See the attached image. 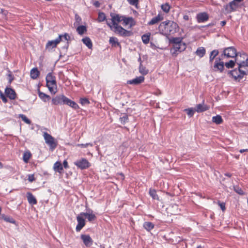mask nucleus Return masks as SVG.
I'll return each instance as SVG.
<instances>
[{
  "mask_svg": "<svg viewBox=\"0 0 248 248\" xmlns=\"http://www.w3.org/2000/svg\"><path fill=\"white\" fill-rule=\"evenodd\" d=\"M236 63L238 65V69H235L229 71L230 74L236 81H240L245 76L248 75V57H247L246 60L236 59Z\"/></svg>",
  "mask_w": 248,
  "mask_h": 248,
  "instance_id": "1",
  "label": "nucleus"
},
{
  "mask_svg": "<svg viewBox=\"0 0 248 248\" xmlns=\"http://www.w3.org/2000/svg\"><path fill=\"white\" fill-rule=\"evenodd\" d=\"M179 30L178 24L171 20H166L161 22L158 26V31L160 34L168 36L173 34Z\"/></svg>",
  "mask_w": 248,
  "mask_h": 248,
  "instance_id": "2",
  "label": "nucleus"
},
{
  "mask_svg": "<svg viewBox=\"0 0 248 248\" xmlns=\"http://www.w3.org/2000/svg\"><path fill=\"white\" fill-rule=\"evenodd\" d=\"M69 39L70 36L67 33H65L64 35H60L56 39L47 42L46 45V50L48 52H52L53 49L55 48L61 42H64L67 43Z\"/></svg>",
  "mask_w": 248,
  "mask_h": 248,
  "instance_id": "3",
  "label": "nucleus"
},
{
  "mask_svg": "<svg viewBox=\"0 0 248 248\" xmlns=\"http://www.w3.org/2000/svg\"><path fill=\"white\" fill-rule=\"evenodd\" d=\"M221 56L228 58H235L236 57H239V58H243L245 60H246L247 57H248L245 53H237L236 49L234 46L224 48Z\"/></svg>",
  "mask_w": 248,
  "mask_h": 248,
  "instance_id": "4",
  "label": "nucleus"
},
{
  "mask_svg": "<svg viewBox=\"0 0 248 248\" xmlns=\"http://www.w3.org/2000/svg\"><path fill=\"white\" fill-rule=\"evenodd\" d=\"M52 102L53 104L56 105L65 104L75 109L78 107L76 102L69 99L63 94L56 96L52 99Z\"/></svg>",
  "mask_w": 248,
  "mask_h": 248,
  "instance_id": "5",
  "label": "nucleus"
},
{
  "mask_svg": "<svg viewBox=\"0 0 248 248\" xmlns=\"http://www.w3.org/2000/svg\"><path fill=\"white\" fill-rule=\"evenodd\" d=\"M46 86L51 93L55 94L57 92L56 78L52 73H49L46 78Z\"/></svg>",
  "mask_w": 248,
  "mask_h": 248,
  "instance_id": "6",
  "label": "nucleus"
},
{
  "mask_svg": "<svg viewBox=\"0 0 248 248\" xmlns=\"http://www.w3.org/2000/svg\"><path fill=\"white\" fill-rule=\"evenodd\" d=\"M107 25L114 32L119 34L122 36H128L130 34V31H128L118 24H115L114 26H112L110 22L107 21Z\"/></svg>",
  "mask_w": 248,
  "mask_h": 248,
  "instance_id": "7",
  "label": "nucleus"
},
{
  "mask_svg": "<svg viewBox=\"0 0 248 248\" xmlns=\"http://www.w3.org/2000/svg\"><path fill=\"white\" fill-rule=\"evenodd\" d=\"M43 137L46 143L49 146L50 150L53 151L57 145L56 140L51 135L46 132L43 133Z\"/></svg>",
  "mask_w": 248,
  "mask_h": 248,
  "instance_id": "8",
  "label": "nucleus"
},
{
  "mask_svg": "<svg viewBox=\"0 0 248 248\" xmlns=\"http://www.w3.org/2000/svg\"><path fill=\"white\" fill-rule=\"evenodd\" d=\"M224 63L223 62L221 61L220 58H217L216 59L214 65V69L215 71H219L220 72H222L224 70Z\"/></svg>",
  "mask_w": 248,
  "mask_h": 248,
  "instance_id": "9",
  "label": "nucleus"
},
{
  "mask_svg": "<svg viewBox=\"0 0 248 248\" xmlns=\"http://www.w3.org/2000/svg\"><path fill=\"white\" fill-rule=\"evenodd\" d=\"M238 7V3L233 0L228 4H227L225 7V9L228 13H231L236 11Z\"/></svg>",
  "mask_w": 248,
  "mask_h": 248,
  "instance_id": "10",
  "label": "nucleus"
},
{
  "mask_svg": "<svg viewBox=\"0 0 248 248\" xmlns=\"http://www.w3.org/2000/svg\"><path fill=\"white\" fill-rule=\"evenodd\" d=\"M110 16L111 17V25L114 26L115 24H118V23L122 21L123 16H120L118 14L114 13H111Z\"/></svg>",
  "mask_w": 248,
  "mask_h": 248,
  "instance_id": "11",
  "label": "nucleus"
},
{
  "mask_svg": "<svg viewBox=\"0 0 248 248\" xmlns=\"http://www.w3.org/2000/svg\"><path fill=\"white\" fill-rule=\"evenodd\" d=\"M91 166V163L86 158H82L78 160V168L84 170L89 168Z\"/></svg>",
  "mask_w": 248,
  "mask_h": 248,
  "instance_id": "12",
  "label": "nucleus"
},
{
  "mask_svg": "<svg viewBox=\"0 0 248 248\" xmlns=\"http://www.w3.org/2000/svg\"><path fill=\"white\" fill-rule=\"evenodd\" d=\"M186 46L184 43H181L179 44L173 45V54L177 55V52H181L186 49Z\"/></svg>",
  "mask_w": 248,
  "mask_h": 248,
  "instance_id": "13",
  "label": "nucleus"
},
{
  "mask_svg": "<svg viewBox=\"0 0 248 248\" xmlns=\"http://www.w3.org/2000/svg\"><path fill=\"white\" fill-rule=\"evenodd\" d=\"M84 244L87 247H90L93 244V240L89 235L81 234L80 236Z\"/></svg>",
  "mask_w": 248,
  "mask_h": 248,
  "instance_id": "14",
  "label": "nucleus"
},
{
  "mask_svg": "<svg viewBox=\"0 0 248 248\" xmlns=\"http://www.w3.org/2000/svg\"><path fill=\"white\" fill-rule=\"evenodd\" d=\"M196 18L198 23H202L207 21L209 18V16L205 12L200 13L197 15Z\"/></svg>",
  "mask_w": 248,
  "mask_h": 248,
  "instance_id": "15",
  "label": "nucleus"
},
{
  "mask_svg": "<svg viewBox=\"0 0 248 248\" xmlns=\"http://www.w3.org/2000/svg\"><path fill=\"white\" fill-rule=\"evenodd\" d=\"M144 78L143 76H140L136 78L127 81V83L129 84L138 85L144 81Z\"/></svg>",
  "mask_w": 248,
  "mask_h": 248,
  "instance_id": "16",
  "label": "nucleus"
},
{
  "mask_svg": "<svg viewBox=\"0 0 248 248\" xmlns=\"http://www.w3.org/2000/svg\"><path fill=\"white\" fill-rule=\"evenodd\" d=\"M209 108V106L203 103L202 104H198L195 108V110L197 112H202L207 110Z\"/></svg>",
  "mask_w": 248,
  "mask_h": 248,
  "instance_id": "17",
  "label": "nucleus"
},
{
  "mask_svg": "<svg viewBox=\"0 0 248 248\" xmlns=\"http://www.w3.org/2000/svg\"><path fill=\"white\" fill-rule=\"evenodd\" d=\"M163 19V16L160 14H158L155 17H153L148 23V25H153L157 24L159 21Z\"/></svg>",
  "mask_w": 248,
  "mask_h": 248,
  "instance_id": "18",
  "label": "nucleus"
},
{
  "mask_svg": "<svg viewBox=\"0 0 248 248\" xmlns=\"http://www.w3.org/2000/svg\"><path fill=\"white\" fill-rule=\"evenodd\" d=\"M123 25L124 26L129 25V28H131L133 25V18L131 17H126L123 16L122 18Z\"/></svg>",
  "mask_w": 248,
  "mask_h": 248,
  "instance_id": "19",
  "label": "nucleus"
},
{
  "mask_svg": "<svg viewBox=\"0 0 248 248\" xmlns=\"http://www.w3.org/2000/svg\"><path fill=\"white\" fill-rule=\"evenodd\" d=\"M6 95L10 99H15L16 97V93L15 91L11 88H6L5 90Z\"/></svg>",
  "mask_w": 248,
  "mask_h": 248,
  "instance_id": "20",
  "label": "nucleus"
},
{
  "mask_svg": "<svg viewBox=\"0 0 248 248\" xmlns=\"http://www.w3.org/2000/svg\"><path fill=\"white\" fill-rule=\"evenodd\" d=\"M53 170L56 172H58L60 173H62L63 170V167L61 163L59 161L55 162L53 166Z\"/></svg>",
  "mask_w": 248,
  "mask_h": 248,
  "instance_id": "21",
  "label": "nucleus"
},
{
  "mask_svg": "<svg viewBox=\"0 0 248 248\" xmlns=\"http://www.w3.org/2000/svg\"><path fill=\"white\" fill-rule=\"evenodd\" d=\"M27 198L29 203L32 205H34L37 203V201L34 196L30 192L27 194Z\"/></svg>",
  "mask_w": 248,
  "mask_h": 248,
  "instance_id": "22",
  "label": "nucleus"
},
{
  "mask_svg": "<svg viewBox=\"0 0 248 248\" xmlns=\"http://www.w3.org/2000/svg\"><path fill=\"white\" fill-rule=\"evenodd\" d=\"M82 42L88 48L92 49L93 47V43L91 39L89 37H85L82 39Z\"/></svg>",
  "mask_w": 248,
  "mask_h": 248,
  "instance_id": "23",
  "label": "nucleus"
},
{
  "mask_svg": "<svg viewBox=\"0 0 248 248\" xmlns=\"http://www.w3.org/2000/svg\"><path fill=\"white\" fill-rule=\"evenodd\" d=\"M206 53V50L203 47H199L197 48L195 52L196 55L199 56L200 58L203 57Z\"/></svg>",
  "mask_w": 248,
  "mask_h": 248,
  "instance_id": "24",
  "label": "nucleus"
},
{
  "mask_svg": "<svg viewBox=\"0 0 248 248\" xmlns=\"http://www.w3.org/2000/svg\"><path fill=\"white\" fill-rule=\"evenodd\" d=\"M219 51L217 49H214L210 52L209 56V62L212 63L216 57L218 55Z\"/></svg>",
  "mask_w": 248,
  "mask_h": 248,
  "instance_id": "25",
  "label": "nucleus"
},
{
  "mask_svg": "<svg viewBox=\"0 0 248 248\" xmlns=\"http://www.w3.org/2000/svg\"><path fill=\"white\" fill-rule=\"evenodd\" d=\"M40 74L39 71L37 68H33L31 70L30 75L32 79H36L39 76Z\"/></svg>",
  "mask_w": 248,
  "mask_h": 248,
  "instance_id": "26",
  "label": "nucleus"
},
{
  "mask_svg": "<svg viewBox=\"0 0 248 248\" xmlns=\"http://www.w3.org/2000/svg\"><path fill=\"white\" fill-rule=\"evenodd\" d=\"M238 58V59H241L239 58V57H236L234 60H230L229 62H225L224 63V65L227 68H233L235 63H236V59Z\"/></svg>",
  "mask_w": 248,
  "mask_h": 248,
  "instance_id": "27",
  "label": "nucleus"
},
{
  "mask_svg": "<svg viewBox=\"0 0 248 248\" xmlns=\"http://www.w3.org/2000/svg\"><path fill=\"white\" fill-rule=\"evenodd\" d=\"M38 95L40 99L44 102H46L50 99V97L49 95L40 91L38 93Z\"/></svg>",
  "mask_w": 248,
  "mask_h": 248,
  "instance_id": "28",
  "label": "nucleus"
},
{
  "mask_svg": "<svg viewBox=\"0 0 248 248\" xmlns=\"http://www.w3.org/2000/svg\"><path fill=\"white\" fill-rule=\"evenodd\" d=\"M0 218L3 219L6 222H10L11 223L15 224V220L12 217L9 216H6L4 214H2L0 216Z\"/></svg>",
  "mask_w": 248,
  "mask_h": 248,
  "instance_id": "29",
  "label": "nucleus"
},
{
  "mask_svg": "<svg viewBox=\"0 0 248 248\" xmlns=\"http://www.w3.org/2000/svg\"><path fill=\"white\" fill-rule=\"evenodd\" d=\"M143 227L147 231H150L154 228V224L151 222H145L143 224Z\"/></svg>",
  "mask_w": 248,
  "mask_h": 248,
  "instance_id": "30",
  "label": "nucleus"
},
{
  "mask_svg": "<svg viewBox=\"0 0 248 248\" xmlns=\"http://www.w3.org/2000/svg\"><path fill=\"white\" fill-rule=\"evenodd\" d=\"M212 121L217 124H220L222 123L223 120L222 117L219 115H217L213 117Z\"/></svg>",
  "mask_w": 248,
  "mask_h": 248,
  "instance_id": "31",
  "label": "nucleus"
},
{
  "mask_svg": "<svg viewBox=\"0 0 248 248\" xmlns=\"http://www.w3.org/2000/svg\"><path fill=\"white\" fill-rule=\"evenodd\" d=\"M139 72L143 75H146L148 73L149 70L146 68L145 67L143 66L140 63L139 66Z\"/></svg>",
  "mask_w": 248,
  "mask_h": 248,
  "instance_id": "32",
  "label": "nucleus"
},
{
  "mask_svg": "<svg viewBox=\"0 0 248 248\" xmlns=\"http://www.w3.org/2000/svg\"><path fill=\"white\" fill-rule=\"evenodd\" d=\"M31 156V154L30 152L27 151L24 152L23 156V159L25 163H28L30 157Z\"/></svg>",
  "mask_w": 248,
  "mask_h": 248,
  "instance_id": "33",
  "label": "nucleus"
},
{
  "mask_svg": "<svg viewBox=\"0 0 248 248\" xmlns=\"http://www.w3.org/2000/svg\"><path fill=\"white\" fill-rule=\"evenodd\" d=\"M85 225V219L78 216V231H79Z\"/></svg>",
  "mask_w": 248,
  "mask_h": 248,
  "instance_id": "34",
  "label": "nucleus"
},
{
  "mask_svg": "<svg viewBox=\"0 0 248 248\" xmlns=\"http://www.w3.org/2000/svg\"><path fill=\"white\" fill-rule=\"evenodd\" d=\"M149 194L154 200H158L159 198L156 194V191L155 189H150Z\"/></svg>",
  "mask_w": 248,
  "mask_h": 248,
  "instance_id": "35",
  "label": "nucleus"
},
{
  "mask_svg": "<svg viewBox=\"0 0 248 248\" xmlns=\"http://www.w3.org/2000/svg\"><path fill=\"white\" fill-rule=\"evenodd\" d=\"M109 41V43L111 44L112 46H116L119 45V43L118 42V39L115 37H110Z\"/></svg>",
  "mask_w": 248,
  "mask_h": 248,
  "instance_id": "36",
  "label": "nucleus"
},
{
  "mask_svg": "<svg viewBox=\"0 0 248 248\" xmlns=\"http://www.w3.org/2000/svg\"><path fill=\"white\" fill-rule=\"evenodd\" d=\"M150 34H145L141 36V39L143 43L145 44H147L150 40Z\"/></svg>",
  "mask_w": 248,
  "mask_h": 248,
  "instance_id": "37",
  "label": "nucleus"
},
{
  "mask_svg": "<svg viewBox=\"0 0 248 248\" xmlns=\"http://www.w3.org/2000/svg\"><path fill=\"white\" fill-rule=\"evenodd\" d=\"M186 112L187 114L189 117H191L193 116L194 112L196 111L195 108H186L184 110Z\"/></svg>",
  "mask_w": 248,
  "mask_h": 248,
  "instance_id": "38",
  "label": "nucleus"
},
{
  "mask_svg": "<svg viewBox=\"0 0 248 248\" xmlns=\"http://www.w3.org/2000/svg\"><path fill=\"white\" fill-rule=\"evenodd\" d=\"M87 28L86 26L83 25L78 26V34L82 35L84 33L86 32Z\"/></svg>",
  "mask_w": 248,
  "mask_h": 248,
  "instance_id": "39",
  "label": "nucleus"
},
{
  "mask_svg": "<svg viewBox=\"0 0 248 248\" xmlns=\"http://www.w3.org/2000/svg\"><path fill=\"white\" fill-rule=\"evenodd\" d=\"M171 42L173 44V45L179 44H180L181 43H183V42H182V38H181V37L173 38L171 40Z\"/></svg>",
  "mask_w": 248,
  "mask_h": 248,
  "instance_id": "40",
  "label": "nucleus"
},
{
  "mask_svg": "<svg viewBox=\"0 0 248 248\" xmlns=\"http://www.w3.org/2000/svg\"><path fill=\"white\" fill-rule=\"evenodd\" d=\"M83 214L90 221L94 220L95 218V215L93 214L83 213Z\"/></svg>",
  "mask_w": 248,
  "mask_h": 248,
  "instance_id": "41",
  "label": "nucleus"
},
{
  "mask_svg": "<svg viewBox=\"0 0 248 248\" xmlns=\"http://www.w3.org/2000/svg\"><path fill=\"white\" fill-rule=\"evenodd\" d=\"M162 10L165 13H168L170 10V6L168 3L161 5Z\"/></svg>",
  "mask_w": 248,
  "mask_h": 248,
  "instance_id": "42",
  "label": "nucleus"
},
{
  "mask_svg": "<svg viewBox=\"0 0 248 248\" xmlns=\"http://www.w3.org/2000/svg\"><path fill=\"white\" fill-rule=\"evenodd\" d=\"M106 19L105 14L103 12H100L98 14V21L99 22L104 21Z\"/></svg>",
  "mask_w": 248,
  "mask_h": 248,
  "instance_id": "43",
  "label": "nucleus"
},
{
  "mask_svg": "<svg viewBox=\"0 0 248 248\" xmlns=\"http://www.w3.org/2000/svg\"><path fill=\"white\" fill-rule=\"evenodd\" d=\"M19 117L21 118V119L26 124H31V121L24 115L23 114H20Z\"/></svg>",
  "mask_w": 248,
  "mask_h": 248,
  "instance_id": "44",
  "label": "nucleus"
},
{
  "mask_svg": "<svg viewBox=\"0 0 248 248\" xmlns=\"http://www.w3.org/2000/svg\"><path fill=\"white\" fill-rule=\"evenodd\" d=\"M120 120L121 123L123 124H124L128 122V116L126 114H124L123 117H120Z\"/></svg>",
  "mask_w": 248,
  "mask_h": 248,
  "instance_id": "45",
  "label": "nucleus"
},
{
  "mask_svg": "<svg viewBox=\"0 0 248 248\" xmlns=\"http://www.w3.org/2000/svg\"><path fill=\"white\" fill-rule=\"evenodd\" d=\"M80 103L82 106H85L89 104L90 103L88 99L86 98H81L80 100Z\"/></svg>",
  "mask_w": 248,
  "mask_h": 248,
  "instance_id": "46",
  "label": "nucleus"
},
{
  "mask_svg": "<svg viewBox=\"0 0 248 248\" xmlns=\"http://www.w3.org/2000/svg\"><path fill=\"white\" fill-rule=\"evenodd\" d=\"M92 147L93 146V144L91 143H87L86 144H78V147H80L81 148H87L88 146Z\"/></svg>",
  "mask_w": 248,
  "mask_h": 248,
  "instance_id": "47",
  "label": "nucleus"
},
{
  "mask_svg": "<svg viewBox=\"0 0 248 248\" xmlns=\"http://www.w3.org/2000/svg\"><path fill=\"white\" fill-rule=\"evenodd\" d=\"M218 204L220 206V208L222 210V211H224L226 209L225 204L224 202H218Z\"/></svg>",
  "mask_w": 248,
  "mask_h": 248,
  "instance_id": "48",
  "label": "nucleus"
},
{
  "mask_svg": "<svg viewBox=\"0 0 248 248\" xmlns=\"http://www.w3.org/2000/svg\"><path fill=\"white\" fill-rule=\"evenodd\" d=\"M128 2L132 5L136 6L138 3L139 0H127Z\"/></svg>",
  "mask_w": 248,
  "mask_h": 248,
  "instance_id": "49",
  "label": "nucleus"
},
{
  "mask_svg": "<svg viewBox=\"0 0 248 248\" xmlns=\"http://www.w3.org/2000/svg\"><path fill=\"white\" fill-rule=\"evenodd\" d=\"M235 191L240 195H243L244 194V192L239 187H237L235 189Z\"/></svg>",
  "mask_w": 248,
  "mask_h": 248,
  "instance_id": "50",
  "label": "nucleus"
},
{
  "mask_svg": "<svg viewBox=\"0 0 248 248\" xmlns=\"http://www.w3.org/2000/svg\"><path fill=\"white\" fill-rule=\"evenodd\" d=\"M0 98L1 99V100H2V101L4 103H6L7 102V99L6 97L2 93H0Z\"/></svg>",
  "mask_w": 248,
  "mask_h": 248,
  "instance_id": "51",
  "label": "nucleus"
},
{
  "mask_svg": "<svg viewBox=\"0 0 248 248\" xmlns=\"http://www.w3.org/2000/svg\"><path fill=\"white\" fill-rule=\"evenodd\" d=\"M0 13H1L2 15H3L5 17H7L8 15V12L4 10L0 9Z\"/></svg>",
  "mask_w": 248,
  "mask_h": 248,
  "instance_id": "52",
  "label": "nucleus"
},
{
  "mask_svg": "<svg viewBox=\"0 0 248 248\" xmlns=\"http://www.w3.org/2000/svg\"><path fill=\"white\" fill-rule=\"evenodd\" d=\"M8 77L9 82L10 83H11L12 82V81L13 80L14 78L11 73L8 74Z\"/></svg>",
  "mask_w": 248,
  "mask_h": 248,
  "instance_id": "53",
  "label": "nucleus"
},
{
  "mask_svg": "<svg viewBox=\"0 0 248 248\" xmlns=\"http://www.w3.org/2000/svg\"><path fill=\"white\" fill-rule=\"evenodd\" d=\"M35 180L34 177L33 175H29L28 176V180L29 181L32 182Z\"/></svg>",
  "mask_w": 248,
  "mask_h": 248,
  "instance_id": "54",
  "label": "nucleus"
},
{
  "mask_svg": "<svg viewBox=\"0 0 248 248\" xmlns=\"http://www.w3.org/2000/svg\"><path fill=\"white\" fill-rule=\"evenodd\" d=\"M63 165L64 168L66 169L68 167V163L66 160H64L63 162Z\"/></svg>",
  "mask_w": 248,
  "mask_h": 248,
  "instance_id": "55",
  "label": "nucleus"
},
{
  "mask_svg": "<svg viewBox=\"0 0 248 248\" xmlns=\"http://www.w3.org/2000/svg\"><path fill=\"white\" fill-rule=\"evenodd\" d=\"M183 18L185 20H188L189 19V16L187 15H184L183 16Z\"/></svg>",
  "mask_w": 248,
  "mask_h": 248,
  "instance_id": "56",
  "label": "nucleus"
},
{
  "mask_svg": "<svg viewBox=\"0 0 248 248\" xmlns=\"http://www.w3.org/2000/svg\"><path fill=\"white\" fill-rule=\"evenodd\" d=\"M226 22L225 21H221L220 22V25L222 27L225 26V25L226 24Z\"/></svg>",
  "mask_w": 248,
  "mask_h": 248,
  "instance_id": "57",
  "label": "nucleus"
},
{
  "mask_svg": "<svg viewBox=\"0 0 248 248\" xmlns=\"http://www.w3.org/2000/svg\"><path fill=\"white\" fill-rule=\"evenodd\" d=\"M248 151V149H241L240 150V152L241 153H244V152H247Z\"/></svg>",
  "mask_w": 248,
  "mask_h": 248,
  "instance_id": "58",
  "label": "nucleus"
},
{
  "mask_svg": "<svg viewBox=\"0 0 248 248\" xmlns=\"http://www.w3.org/2000/svg\"><path fill=\"white\" fill-rule=\"evenodd\" d=\"M94 5L96 6V7H98L99 6V3L98 2V1H95L94 3Z\"/></svg>",
  "mask_w": 248,
  "mask_h": 248,
  "instance_id": "59",
  "label": "nucleus"
},
{
  "mask_svg": "<svg viewBox=\"0 0 248 248\" xmlns=\"http://www.w3.org/2000/svg\"><path fill=\"white\" fill-rule=\"evenodd\" d=\"M225 175L229 177H231L232 176L231 174L230 173H226Z\"/></svg>",
  "mask_w": 248,
  "mask_h": 248,
  "instance_id": "60",
  "label": "nucleus"
},
{
  "mask_svg": "<svg viewBox=\"0 0 248 248\" xmlns=\"http://www.w3.org/2000/svg\"><path fill=\"white\" fill-rule=\"evenodd\" d=\"M234 0L237 2H240L243 1L244 0Z\"/></svg>",
  "mask_w": 248,
  "mask_h": 248,
  "instance_id": "61",
  "label": "nucleus"
},
{
  "mask_svg": "<svg viewBox=\"0 0 248 248\" xmlns=\"http://www.w3.org/2000/svg\"><path fill=\"white\" fill-rule=\"evenodd\" d=\"M138 61L140 62V63H141V58L140 57Z\"/></svg>",
  "mask_w": 248,
  "mask_h": 248,
  "instance_id": "62",
  "label": "nucleus"
},
{
  "mask_svg": "<svg viewBox=\"0 0 248 248\" xmlns=\"http://www.w3.org/2000/svg\"><path fill=\"white\" fill-rule=\"evenodd\" d=\"M120 175L122 176V178L124 179V176L123 174L121 173Z\"/></svg>",
  "mask_w": 248,
  "mask_h": 248,
  "instance_id": "63",
  "label": "nucleus"
},
{
  "mask_svg": "<svg viewBox=\"0 0 248 248\" xmlns=\"http://www.w3.org/2000/svg\"><path fill=\"white\" fill-rule=\"evenodd\" d=\"M202 247H201V246H199L198 247H197V248H202Z\"/></svg>",
  "mask_w": 248,
  "mask_h": 248,
  "instance_id": "64",
  "label": "nucleus"
}]
</instances>
